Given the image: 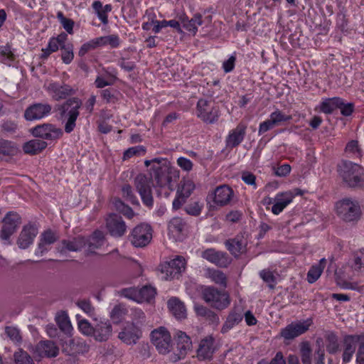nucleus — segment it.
Here are the masks:
<instances>
[{"label": "nucleus", "instance_id": "6ab92c4d", "mask_svg": "<svg viewBox=\"0 0 364 364\" xmlns=\"http://www.w3.org/2000/svg\"><path fill=\"white\" fill-rule=\"evenodd\" d=\"M201 257L222 268L227 267L231 263V258L226 252L217 251L215 249L210 248L204 250L201 253Z\"/></svg>", "mask_w": 364, "mask_h": 364}, {"label": "nucleus", "instance_id": "aec40b11", "mask_svg": "<svg viewBox=\"0 0 364 364\" xmlns=\"http://www.w3.org/2000/svg\"><path fill=\"white\" fill-rule=\"evenodd\" d=\"M51 109V105L48 103H35L26 109L24 117L28 121L41 119L48 116Z\"/></svg>", "mask_w": 364, "mask_h": 364}, {"label": "nucleus", "instance_id": "7ed1b4c3", "mask_svg": "<svg viewBox=\"0 0 364 364\" xmlns=\"http://www.w3.org/2000/svg\"><path fill=\"white\" fill-rule=\"evenodd\" d=\"M343 343L342 360L344 363L351 360L358 347L355 361L357 364H364V333L346 335L343 338Z\"/></svg>", "mask_w": 364, "mask_h": 364}, {"label": "nucleus", "instance_id": "423d86ee", "mask_svg": "<svg viewBox=\"0 0 364 364\" xmlns=\"http://www.w3.org/2000/svg\"><path fill=\"white\" fill-rule=\"evenodd\" d=\"M173 168L168 161H164L163 164L153 165L150 169V177L156 185L161 188L168 186L169 190H173L171 179Z\"/></svg>", "mask_w": 364, "mask_h": 364}, {"label": "nucleus", "instance_id": "49530a36", "mask_svg": "<svg viewBox=\"0 0 364 364\" xmlns=\"http://www.w3.org/2000/svg\"><path fill=\"white\" fill-rule=\"evenodd\" d=\"M300 355L303 364L311 363V348L308 341H304L300 344Z\"/></svg>", "mask_w": 364, "mask_h": 364}, {"label": "nucleus", "instance_id": "f257e3e1", "mask_svg": "<svg viewBox=\"0 0 364 364\" xmlns=\"http://www.w3.org/2000/svg\"><path fill=\"white\" fill-rule=\"evenodd\" d=\"M82 106V100L77 97L68 98L58 105L57 111L60 119L65 123L64 130L66 133L70 134L75 129Z\"/></svg>", "mask_w": 364, "mask_h": 364}, {"label": "nucleus", "instance_id": "a19ab883", "mask_svg": "<svg viewBox=\"0 0 364 364\" xmlns=\"http://www.w3.org/2000/svg\"><path fill=\"white\" fill-rule=\"evenodd\" d=\"M208 277L215 284L225 288L227 287V277L225 274L218 269H209L207 272Z\"/></svg>", "mask_w": 364, "mask_h": 364}, {"label": "nucleus", "instance_id": "5701e85b", "mask_svg": "<svg viewBox=\"0 0 364 364\" xmlns=\"http://www.w3.org/2000/svg\"><path fill=\"white\" fill-rule=\"evenodd\" d=\"M180 20L183 24V27L188 32H191L195 35L199 26H201L203 23L209 24L211 22L212 16H208L205 17V19H203L202 15L197 13L194 14L191 19H188L187 16H183L180 18Z\"/></svg>", "mask_w": 364, "mask_h": 364}, {"label": "nucleus", "instance_id": "58836bf2", "mask_svg": "<svg viewBox=\"0 0 364 364\" xmlns=\"http://www.w3.org/2000/svg\"><path fill=\"white\" fill-rule=\"evenodd\" d=\"M326 260L325 258L320 259L319 263L311 267L307 273V281L310 284L314 283L321 276L325 267Z\"/></svg>", "mask_w": 364, "mask_h": 364}, {"label": "nucleus", "instance_id": "ea45409f", "mask_svg": "<svg viewBox=\"0 0 364 364\" xmlns=\"http://www.w3.org/2000/svg\"><path fill=\"white\" fill-rule=\"evenodd\" d=\"M18 149L16 144L6 139H0V154L12 156L17 154Z\"/></svg>", "mask_w": 364, "mask_h": 364}, {"label": "nucleus", "instance_id": "4468645a", "mask_svg": "<svg viewBox=\"0 0 364 364\" xmlns=\"http://www.w3.org/2000/svg\"><path fill=\"white\" fill-rule=\"evenodd\" d=\"M31 134L36 138L53 141L59 139L63 133L62 129L55 125L46 123L33 127Z\"/></svg>", "mask_w": 364, "mask_h": 364}, {"label": "nucleus", "instance_id": "864d4df0", "mask_svg": "<svg viewBox=\"0 0 364 364\" xmlns=\"http://www.w3.org/2000/svg\"><path fill=\"white\" fill-rule=\"evenodd\" d=\"M57 324L60 329L65 334H70L73 330L72 325L69 318L66 316H59L56 319Z\"/></svg>", "mask_w": 364, "mask_h": 364}, {"label": "nucleus", "instance_id": "680f3d73", "mask_svg": "<svg viewBox=\"0 0 364 364\" xmlns=\"http://www.w3.org/2000/svg\"><path fill=\"white\" fill-rule=\"evenodd\" d=\"M145 153V149L142 146H136L129 148L124 152L123 159H129L135 155H139Z\"/></svg>", "mask_w": 364, "mask_h": 364}, {"label": "nucleus", "instance_id": "c9c22d12", "mask_svg": "<svg viewBox=\"0 0 364 364\" xmlns=\"http://www.w3.org/2000/svg\"><path fill=\"white\" fill-rule=\"evenodd\" d=\"M57 240V237L55 233L51 230L45 231L41 237L40 242L38 243V250L36 252V255H43L46 252L48 249L47 245L54 243Z\"/></svg>", "mask_w": 364, "mask_h": 364}, {"label": "nucleus", "instance_id": "e2e57ef3", "mask_svg": "<svg viewBox=\"0 0 364 364\" xmlns=\"http://www.w3.org/2000/svg\"><path fill=\"white\" fill-rule=\"evenodd\" d=\"M202 207V205H200L198 202H193L188 204L185 208V210L188 215L198 216L201 213Z\"/></svg>", "mask_w": 364, "mask_h": 364}, {"label": "nucleus", "instance_id": "052dcab7", "mask_svg": "<svg viewBox=\"0 0 364 364\" xmlns=\"http://www.w3.org/2000/svg\"><path fill=\"white\" fill-rule=\"evenodd\" d=\"M132 322L136 326L142 325L146 320L145 314L139 309H134L132 312Z\"/></svg>", "mask_w": 364, "mask_h": 364}, {"label": "nucleus", "instance_id": "c85d7f7f", "mask_svg": "<svg viewBox=\"0 0 364 364\" xmlns=\"http://www.w3.org/2000/svg\"><path fill=\"white\" fill-rule=\"evenodd\" d=\"M48 90L53 94V99L57 101L66 99L68 97L74 95L75 92V90H73L70 85L66 84L60 85L58 82L49 84Z\"/></svg>", "mask_w": 364, "mask_h": 364}, {"label": "nucleus", "instance_id": "bf43d9fd", "mask_svg": "<svg viewBox=\"0 0 364 364\" xmlns=\"http://www.w3.org/2000/svg\"><path fill=\"white\" fill-rule=\"evenodd\" d=\"M123 196L127 200L129 201L133 205H138L139 201L134 196L132 186L129 184H125L122 188Z\"/></svg>", "mask_w": 364, "mask_h": 364}, {"label": "nucleus", "instance_id": "4c0bfd02", "mask_svg": "<svg viewBox=\"0 0 364 364\" xmlns=\"http://www.w3.org/2000/svg\"><path fill=\"white\" fill-rule=\"evenodd\" d=\"M343 105V99L340 97L327 98L323 100L321 105L320 109L325 114H331L334 110L339 108Z\"/></svg>", "mask_w": 364, "mask_h": 364}, {"label": "nucleus", "instance_id": "09e8293b", "mask_svg": "<svg viewBox=\"0 0 364 364\" xmlns=\"http://www.w3.org/2000/svg\"><path fill=\"white\" fill-rule=\"evenodd\" d=\"M14 357L16 364H35L30 355L22 349L16 351Z\"/></svg>", "mask_w": 364, "mask_h": 364}, {"label": "nucleus", "instance_id": "6e6552de", "mask_svg": "<svg viewBox=\"0 0 364 364\" xmlns=\"http://www.w3.org/2000/svg\"><path fill=\"white\" fill-rule=\"evenodd\" d=\"M186 262L181 256H177L175 259L166 262L161 265V272L166 280H171L178 278L186 269Z\"/></svg>", "mask_w": 364, "mask_h": 364}, {"label": "nucleus", "instance_id": "9b49d317", "mask_svg": "<svg viewBox=\"0 0 364 364\" xmlns=\"http://www.w3.org/2000/svg\"><path fill=\"white\" fill-rule=\"evenodd\" d=\"M3 226L0 232V238L9 240L21 223V216L15 212H9L2 220Z\"/></svg>", "mask_w": 364, "mask_h": 364}, {"label": "nucleus", "instance_id": "a878e982", "mask_svg": "<svg viewBox=\"0 0 364 364\" xmlns=\"http://www.w3.org/2000/svg\"><path fill=\"white\" fill-rule=\"evenodd\" d=\"M85 237L78 236L72 240H63L58 247V250L60 253L70 252H78L85 247Z\"/></svg>", "mask_w": 364, "mask_h": 364}, {"label": "nucleus", "instance_id": "3c124183", "mask_svg": "<svg viewBox=\"0 0 364 364\" xmlns=\"http://www.w3.org/2000/svg\"><path fill=\"white\" fill-rule=\"evenodd\" d=\"M76 305L90 317L95 316V309L88 299L78 300Z\"/></svg>", "mask_w": 364, "mask_h": 364}, {"label": "nucleus", "instance_id": "37998d69", "mask_svg": "<svg viewBox=\"0 0 364 364\" xmlns=\"http://www.w3.org/2000/svg\"><path fill=\"white\" fill-rule=\"evenodd\" d=\"M326 350L330 354H335L339 350V343L338 336L333 332H330L326 336Z\"/></svg>", "mask_w": 364, "mask_h": 364}, {"label": "nucleus", "instance_id": "338daca9", "mask_svg": "<svg viewBox=\"0 0 364 364\" xmlns=\"http://www.w3.org/2000/svg\"><path fill=\"white\" fill-rule=\"evenodd\" d=\"M6 335L14 341L19 342L21 340L19 331L12 326H7L5 329Z\"/></svg>", "mask_w": 364, "mask_h": 364}, {"label": "nucleus", "instance_id": "f704fd0d", "mask_svg": "<svg viewBox=\"0 0 364 364\" xmlns=\"http://www.w3.org/2000/svg\"><path fill=\"white\" fill-rule=\"evenodd\" d=\"M168 307L172 314L178 319L186 317V309L184 304L176 297H172L167 302Z\"/></svg>", "mask_w": 364, "mask_h": 364}, {"label": "nucleus", "instance_id": "4be33fe9", "mask_svg": "<svg viewBox=\"0 0 364 364\" xmlns=\"http://www.w3.org/2000/svg\"><path fill=\"white\" fill-rule=\"evenodd\" d=\"M37 234L38 229L34 225L29 223L24 225L17 240V245L19 248H28L33 243Z\"/></svg>", "mask_w": 364, "mask_h": 364}, {"label": "nucleus", "instance_id": "412c9836", "mask_svg": "<svg viewBox=\"0 0 364 364\" xmlns=\"http://www.w3.org/2000/svg\"><path fill=\"white\" fill-rule=\"evenodd\" d=\"M94 326L92 337L96 341L105 342L109 339L112 335V325L109 320H100Z\"/></svg>", "mask_w": 364, "mask_h": 364}, {"label": "nucleus", "instance_id": "603ef678", "mask_svg": "<svg viewBox=\"0 0 364 364\" xmlns=\"http://www.w3.org/2000/svg\"><path fill=\"white\" fill-rule=\"evenodd\" d=\"M269 119L274 126H277L283 122H287L291 119V116L286 115L283 114L282 111L277 109L270 114Z\"/></svg>", "mask_w": 364, "mask_h": 364}, {"label": "nucleus", "instance_id": "f3484780", "mask_svg": "<svg viewBox=\"0 0 364 364\" xmlns=\"http://www.w3.org/2000/svg\"><path fill=\"white\" fill-rule=\"evenodd\" d=\"M310 324L308 321L292 322L281 330L280 336L287 341L293 340L306 333Z\"/></svg>", "mask_w": 364, "mask_h": 364}, {"label": "nucleus", "instance_id": "0e129e2a", "mask_svg": "<svg viewBox=\"0 0 364 364\" xmlns=\"http://www.w3.org/2000/svg\"><path fill=\"white\" fill-rule=\"evenodd\" d=\"M18 128L17 124L12 121H5L1 125V132L4 134H14Z\"/></svg>", "mask_w": 364, "mask_h": 364}, {"label": "nucleus", "instance_id": "774afa93", "mask_svg": "<svg viewBox=\"0 0 364 364\" xmlns=\"http://www.w3.org/2000/svg\"><path fill=\"white\" fill-rule=\"evenodd\" d=\"M364 266V249L356 253L354 259L353 268L355 270H360Z\"/></svg>", "mask_w": 364, "mask_h": 364}, {"label": "nucleus", "instance_id": "8fccbe9b", "mask_svg": "<svg viewBox=\"0 0 364 364\" xmlns=\"http://www.w3.org/2000/svg\"><path fill=\"white\" fill-rule=\"evenodd\" d=\"M61 59L65 64H70L74 58L73 45L68 43L60 48Z\"/></svg>", "mask_w": 364, "mask_h": 364}, {"label": "nucleus", "instance_id": "e433bc0d", "mask_svg": "<svg viewBox=\"0 0 364 364\" xmlns=\"http://www.w3.org/2000/svg\"><path fill=\"white\" fill-rule=\"evenodd\" d=\"M47 145L45 141L35 139L26 142L23 146V150L26 154L35 155L44 149Z\"/></svg>", "mask_w": 364, "mask_h": 364}, {"label": "nucleus", "instance_id": "f8f14e48", "mask_svg": "<svg viewBox=\"0 0 364 364\" xmlns=\"http://www.w3.org/2000/svg\"><path fill=\"white\" fill-rule=\"evenodd\" d=\"M234 193L230 187L223 185L217 187L214 192L207 196V201L213 200V204H210V208L224 206L230 203L233 197Z\"/></svg>", "mask_w": 364, "mask_h": 364}, {"label": "nucleus", "instance_id": "13d9d810", "mask_svg": "<svg viewBox=\"0 0 364 364\" xmlns=\"http://www.w3.org/2000/svg\"><path fill=\"white\" fill-rule=\"evenodd\" d=\"M119 294L139 303V289L136 287L124 288L120 290Z\"/></svg>", "mask_w": 364, "mask_h": 364}, {"label": "nucleus", "instance_id": "de8ad7c7", "mask_svg": "<svg viewBox=\"0 0 364 364\" xmlns=\"http://www.w3.org/2000/svg\"><path fill=\"white\" fill-rule=\"evenodd\" d=\"M347 154L353 157L360 158L362 156V150L357 140H351L349 141L345 149Z\"/></svg>", "mask_w": 364, "mask_h": 364}, {"label": "nucleus", "instance_id": "b1692460", "mask_svg": "<svg viewBox=\"0 0 364 364\" xmlns=\"http://www.w3.org/2000/svg\"><path fill=\"white\" fill-rule=\"evenodd\" d=\"M141 336L139 328L134 323H128L119 333V338L127 345L135 344Z\"/></svg>", "mask_w": 364, "mask_h": 364}, {"label": "nucleus", "instance_id": "c03bdc74", "mask_svg": "<svg viewBox=\"0 0 364 364\" xmlns=\"http://www.w3.org/2000/svg\"><path fill=\"white\" fill-rule=\"evenodd\" d=\"M195 188L193 182L191 180H182L181 181L178 188L177 190V194H179L185 198H188L192 191Z\"/></svg>", "mask_w": 364, "mask_h": 364}, {"label": "nucleus", "instance_id": "1a4fd4ad", "mask_svg": "<svg viewBox=\"0 0 364 364\" xmlns=\"http://www.w3.org/2000/svg\"><path fill=\"white\" fill-rule=\"evenodd\" d=\"M151 178L144 174H139L134 178V186L139 193L143 203L147 207H152L154 199L151 191Z\"/></svg>", "mask_w": 364, "mask_h": 364}, {"label": "nucleus", "instance_id": "c756f323", "mask_svg": "<svg viewBox=\"0 0 364 364\" xmlns=\"http://www.w3.org/2000/svg\"><path fill=\"white\" fill-rule=\"evenodd\" d=\"M214 338L208 336L200 341L197 350V356L200 360H210L214 353Z\"/></svg>", "mask_w": 364, "mask_h": 364}, {"label": "nucleus", "instance_id": "393cba45", "mask_svg": "<svg viewBox=\"0 0 364 364\" xmlns=\"http://www.w3.org/2000/svg\"><path fill=\"white\" fill-rule=\"evenodd\" d=\"M35 353L40 357L55 358L59 353V348L52 341H41L36 346Z\"/></svg>", "mask_w": 364, "mask_h": 364}, {"label": "nucleus", "instance_id": "473e14b6", "mask_svg": "<svg viewBox=\"0 0 364 364\" xmlns=\"http://www.w3.org/2000/svg\"><path fill=\"white\" fill-rule=\"evenodd\" d=\"M194 310L198 316L203 318L210 325L218 326L219 324L220 318L218 315L209 308L202 305H196Z\"/></svg>", "mask_w": 364, "mask_h": 364}, {"label": "nucleus", "instance_id": "7c9ffc66", "mask_svg": "<svg viewBox=\"0 0 364 364\" xmlns=\"http://www.w3.org/2000/svg\"><path fill=\"white\" fill-rule=\"evenodd\" d=\"M225 245L232 255L237 257L245 251L247 241L242 235H237L235 237L226 240Z\"/></svg>", "mask_w": 364, "mask_h": 364}, {"label": "nucleus", "instance_id": "5fc2aeb1", "mask_svg": "<svg viewBox=\"0 0 364 364\" xmlns=\"http://www.w3.org/2000/svg\"><path fill=\"white\" fill-rule=\"evenodd\" d=\"M85 247L87 248L85 250V254L87 256L94 254L95 250L100 248L103 245L102 242H99V240H96L91 237L85 238Z\"/></svg>", "mask_w": 364, "mask_h": 364}, {"label": "nucleus", "instance_id": "72a5a7b5", "mask_svg": "<svg viewBox=\"0 0 364 364\" xmlns=\"http://www.w3.org/2000/svg\"><path fill=\"white\" fill-rule=\"evenodd\" d=\"M186 228V223L181 218H173L168 223L169 232L178 240L184 235Z\"/></svg>", "mask_w": 364, "mask_h": 364}, {"label": "nucleus", "instance_id": "a18cd8bd", "mask_svg": "<svg viewBox=\"0 0 364 364\" xmlns=\"http://www.w3.org/2000/svg\"><path fill=\"white\" fill-rule=\"evenodd\" d=\"M156 294V289L149 286L145 285L141 289H139V303L143 301H149L152 299Z\"/></svg>", "mask_w": 364, "mask_h": 364}, {"label": "nucleus", "instance_id": "20e7f679", "mask_svg": "<svg viewBox=\"0 0 364 364\" xmlns=\"http://www.w3.org/2000/svg\"><path fill=\"white\" fill-rule=\"evenodd\" d=\"M338 217L346 223H355L361 217V209L358 200L345 198L336 204Z\"/></svg>", "mask_w": 364, "mask_h": 364}, {"label": "nucleus", "instance_id": "ddd939ff", "mask_svg": "<svg viewBox=\"0 0 364 364\" xmlns=\"http://www.w3.org/2000/svg\"><path fill=\"white\" fill-rule=\"evenodd\" d=\"M210 102L200 99L197 103V116L208 124L215 123L219 118L220 112L217 107L209 108Z\"/></svg>", "mask_w": 364, "mask_h": 364}, {"label": "nucleus", "instance_id": "6e6d98bb", "mask_svg": "<svg viewBox=\"0 0 364 364\" xmlns=\"http://www.w3.org/2000/svg\"><path fill=\"white\" fill-rule=\"evenodd\" d=\"M92 8L97 15L99 19L105 25L108 23V16L107 13L102 9V4L100 1H95L92 4Z\"/></svg>", "mask_w": 364, "mask_h": 364}, {"label": "nucleus", "instance_id": "cd10ccee", "mask_svg": "<svg viewBox=\"0 0 364 364\" xmlns=\"http://www.w3.org/2000/svg\"><path fill=\"white\" fill-rule=\"evenodd\" d=\"M246 129L247 126L245 124L240 123L230 132L225 140L227 147L235 148L245 138Z\"/></svg>", "mask_w": 364, "mask_h": 364}, {"label": "nucleus", "instance_id": "2f4dec72", "mask_svg": "<svg viewBox=\"0 0 364 364\" xmlns=\"http://www.w3.org/2000/svg\"><path fill=\"white\" fill-rule=\"evenodd\" d=\"M243 318V314L240 308H234L229 313L222 328L221 333H226L235 326L239 324Z\"/></svg>", "mask_w": 364, "mask_h": 364}, {"label": "nucleus", "instance_id": "a211bd4d", "mask_svg": "<svg viewBox=\"0 0 364 364\" xmlns=\"http://www.w3.org/2000/svg\"><path fill=\"white\" fill-rule=\"evenodd\" d=\"M106 228L109 233L114 237H120L127 231V225L122 218L115 213H111L106 219Z\"/></svg>", "mask_w": 364, "mask_h": 364}, {"label": "nucleus", "instance_id": "9d476101", "mask_svg": "<svg viewBox=\"0 0 364 364\" xmlns=\"http://www.w3.org/2000/svg\"><path fill=\"white\" fill-rule=\"evenodd\" d=\"M152 239V229L150 225L141 223L136 225L129 235L131 243L136 247L147 245Z\"/></svg>", "mask_w": 364, "mask_h": 364}, {"label": "nucleus", "instance_id": "69168bd1", "mask_svg": "<svg viewBox=\"0 0 364 364\" xmlns=\"http://www.w3.org/2000/svg\"><path fill=\"white\" fill-rule=\"evenodd\" d=\"M97 48V45L95 39L84 43L79 50L78 55L81 57L84 56L88 51Z\"/></svg>", "mask_w": 364, "mask_h": 364}, {"label": "nucleus", "instance_id": "2eb2a0df", "mask_svg": "<svg viewBox=\"0 0 364 364\" xmlns=\"http://www.w3.org/2000/svg\"><path fill=\"white\" fill-rule=\"evenodd\" d=\"M302 191L299 188L277 193L274 198V204L272 207V212L274 215H279L292 202L296 196L302 195Z\"/></svg>", "mask_w": 364, "mask_h": 364}, {"label": "nucleus", "instance_id": "f03ea898", "mask_svg": "<svg viewBox=\"0 0 364 364\" xmlns=\"http://www.w3.org/2000/svg\"><path fill=\"white\" fill-rule=\"evenodd\" d=\"M337 168L346 186L354 189L364 187V169L359 164L350 161H343L338 165Z\"/></svg>", "mask_w": 364, "mask_h": 364}, {"label": "nucleus", "instance_id": "dca6fc26", "mask_svg": "<svg viewBox=\"0 0 364 364\" xmlns=\"http://www.w3.org/2000/svg\"><path fill=\"white\" fill-rule=\"evenodd\" d=\"M176 341L177 353H174L171 360L176 362L183 358L191 350L192 347V341L191 338L181 331H177L174 336Z\"/></svg>", "mask_w": 364, "mask_h": 364}, {"label": "nucleus", "instance_id": "0eeeda50", "mask_svg": "<svg viewBox=\"0 0 364 364\" xmlns=\"http://www.w3.org/2000/svg\"><path fill=\"white\" fill-rule=\"evenodd\" d=\"M151 342L159 353L166 355L172 348V341L170 333L164 327L154 329L151 333Z\"/></svg>", "mask_w": 364, "mask_h": 364}, {"label": "nucleus", "instance_id": "79ce46f5", "mask_svg": "<svg viewBox=\"0 0 364 364\" xmlns=\"http://www.w3.org/2000/svg\"><path fill=\"white\" fill-rule=\"evenodd\" d=\"M97 47L109 45L112 48H117L119 45V38L117 35H109L95 38Z\"/></svg>", "mask_w": 364, "mask_h": 364}, {"label": "nucleus", "instance_id": "bb28decb", "mask_svg": "<svg viewBox=\"0 0 364 364\" xmlns=\"http://www.w3.org/2000/svg\"><path fill=\"white\" fill-rule=\"evenodd\" d=\"M90 346L82 341H75L74 339H68L63 345V351L69 355H76L78 354H84L89 351Z\"/></svg>", "mask_w": 364, "mask_h": 364}, {"label": "nucleus", "instance_id": "4d7b16f0", "mask_svg": "<svg viewBox=\"0 0 364 364\" xmlns=\"http://www.w3.org/2000/svg\"><path fill=\"white\" fill-rule=\"evenodd\" d=\"M78 328L80 331L85 336H92L94 326L86 319H78Z\"/></svg>", "mask_w": 364, "mask_h": 364}, {"label": "nucleus", "instance_id": "39448f33", "mask_svg": "<svg viewBox=\"0 0 364 364\" xmlns=\"http://www.w3.org/2000/svg\"><path fill=\"white\" fill-rule=\"evenodd\" d=\"M202 298L212 307L223 310L230 304L229 294L225 291H219L214 287H206L202 290Z\"/></svg>", "mask_w": 364, "mask_h": 364}]
</instances>
